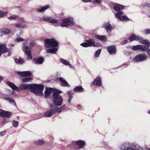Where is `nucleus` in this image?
Instances as JSON below:
<instances>
[{
	"label": "nucleus",
	"mask_w": 150,
	"mask_h": 150,
	"mask_svg": "<svg viewBox=\"0 0 150 150\" xmlns=\"http://www.w3.org/2000/svg\"><path fill=\"white\" fill-rule=\"evenodd\" d=\"M61 91L58 90H54L52 96L54 104L57 106H60L62 105L63 102L62 97L59 95Z\"/></svg>",
	"instance_id": "f257e3e1"
},
{
	"label": "nucleus",
	"mask_w": 150,
	"mask_h": 150,
	"mask_svg": "<svg viewBox=\"0 0 150 150\" xmlns=\"http://www.w3.org/2000/svg\"><path fill=\"white\" fill-rule=\"evenodd\" d=\"M7 84L13 90L19 91L21 90L29 89L30 90L32 87V84H24L19 85V88L15 85L13 83L10 81H7Z\"/></svg>",
	"instance_id": "f03ea898"
},
{
	"label": "nucleus",
	"mask_w": 150,
	"mask_h": 150,
	"mask_svg": "<svg viewBox=\"0 0 150 150\" xmlns=\"http://www.w3.org/2000/svg\"><path fill=\"white\" fill-rule=\"evenodd\" d=\"M30 90L35 95L42 96L43 95V91L44 89V86L41 84H33Z\"/></svg>",
	"instance_id": "7ed1b4c3"
},
{
	"label": "nucleus",
	"mask_w": 150,
	"mask_h": 150,
	"mask_svg": "<svg viewBox=\"0 0 150 150\" xmlns=\"http://www.w3.org/2000/svg\"><path fill=\"white\" fill-rule=\"evenodd\" d=\"M129 40L130 41L134 40H139L140 43L146 45L144 46L146 47L147 50L148 49L149 47L150 46V43L148 40H146L142 39L139 36H136L135 35H133L130 37Z\"/></svg>",
	"instance_id": "20e7f679"
},
{
	"label": "nucleus",
	"mask_w": 150,
	"mask_h": 150,
	"mask_svg": "<svg viewBox=\"0 0 150 150\" xmlns=\"http://www.w3.org/2000/svg\"><path fill=\"white\" fill-rule=\"evenodd\" d=\"M122 150H142V149L138 145H133L129 143H125L121 146Z\"/></svg>",
	"instance_id": "39448f33"
},
{
	"label": "nucleus",
	"mask_w": 150,
	"mask_h": 150,
	"mask_svg": "<svg viewBox=\"0 0 150 150\" xmlns=\"http://www.w3.org/2000/svg\"><path fill=\"white\" fill-rule=\"evenodd\" d=\"M46 47H56L58 45V43L53 39H47L45 40Z\"/></svg>",
	"instance_id": "423d86ee"
},
{
	"label": "nucleus",
	"mask_w": 150,
	"mask_h": 150,
	"mask_svg": "<svg viewBox=\"0 0 150 150\" xmlns=\"http://www.w3.org/2000/svg\"><path fill=\"white\" fill-rule=\"evenodd\" d=\"M74 21L73 18L71 17H69L68 18L64 19L62 20V23H60L61 27H67L70 24H73Z\"/></svg>",
	"instance_id": "0eeeda50"
},
{
	"label": "nucleus",
	"mask_w": 150,
	"mask_h": 150,
	"mask_svg": "<svg viewBox=\"0 0 150 150\" xmlns=\"http://www.w3.org/2000/svg\"><path fill=\"white\" fill-rule=\"evenodd\" d=\"M147 56L145 54H140L135 56L133 59V61L135 62H139L145 60Z\"/></svg>",
	"instance_id": "6e6552de"
},
{
	"label": "nucleus",
	"mask_w": 150,
	"mask_h": 150,
	"mask_svg": "<svg viewBox=\"0 0 150 150\" xmlns=\"http://www.w3.org/2000/svg\"><path fill=\"white\" fill-rule=\"evenodd\" d=\"M115 16L118 19L121 21H129V18L126 16L123 15V12H118L115 15Z\"/></svg>",
	"instance_id": "1a4fd4ad"
},
{
	"label": "nucleus",
	"mask_w": 150,
	"mask_h": 150,
	"mask_svg": "<svg viewBox=\"0 0 150 150\" xmlns=\"http://www.w3.org/2000/svg\"><path fill=\"white\" fill-rule=\"evenodd\" d=\"M22 48L23 50L27 56V59L28 60L31 59L32 57L30 48H29L28 46L25 45L23 46Z\"/></svg>",
	"instance_id": "9d476101"
},
{
	"label": "nucleus",
	"mask_w": 150,
	"mask_h": 150,
	"mask_svg": "<svg viewBox=\"0 0 150 150\" xmlns=\"http://www.w3.org/2000/svg\"><path fill=\"white\" fill-rule=\"evenodd\" d=\"M95 41L94 39H89L86 40V42L82 43L80 45L84 47H87L93 46L94 43H95Z\"/></svg>",
	"instance_id": "9b49d317"
},
{
	"label": "nucleus",
	"mask_w": 150,
	"mask_h": 150,
	"mask_svg": "<svg viewBox=\"0 0 150 150\" xmlns=\"http://www.w3.org/2000/svg\"><path fill=\"white\" fill-rule=\"evenodd\" d=\"M146 47L144 46L143 45H137L135 46H133L131 49L133 50H140L143 52L147 51Z\"/></svg>",
	"instance_id": "f8f14e48"
},
{
	"label": "nucleus",
	"mask_w": 150,
	"mask_h": 150,
	"mask_svg": "<svg viewBox=\"0 0 150 150\" xmlns=\"http://www.w3.org/2000/svg\"><path fill=\"white\" fill-rule=\"evenodd\" d=\"M11 112L8 111H5L0 109V116L3 117L9 118L12 116Z\"/></svg>",
	"instance_id": "ddd939ff"
},
{
	"label": "nucleus",
	"mask_w": 150,
	"mask_h": 150,
	"mask_svg": "<svg viewBox=\"0 0 150 150\" xmlns=\"http://www.w3.org/2000/svg\"><path fill=\"white\" fill-rule=\"evenodd\" d=\"M16 73L20 76L23 77L30 76L31 75V72L29 71L17 72Z\"/></svg>",
	"instance_id": "4468645a"
},
{
	"label": "nucleus",
	"mask_w": 150,
	"mask_h": 150,
	"mask_svg": "<svg viewBox=\"0 0 150 150\" xmlns=\"http://www.w3.org/2000/svg\"><path fill=\"white\" fill-rule=\"evenodd\" d=\"M103 27L106 29V31L108 33L110 32L112 29V26L109 22L104 23L103 24Z\"/></svg>",
	"instance_id": "2eb2a0df"
},
{
	"label": "nucleus",
	"mask_w": 150,
	"mask_h": 150,
	"mask_svg": "<svg viewBox=\"0 0 150 150\" xmlns=\"http://www.w3.org/2000/svg\"><path fill=\"white\" fill-rule=\"evenodd\" d=\"M52 109L47 111L45 114L46 117H50L54 113V108L53 106H51Z\"/></svg>",
	"instance_id": "dca6fc26"
},
{
	"label": "nucleus",
	"mask_w": 150,
	"mask_h": 150,
	"mask_svg": "<svg viewBox=\"0 0 150 150\" xmlns=\"http://www.w3.org/2000/svg\"><path fill=\"white\" fill-rule=\"evenodd\" d=\"M108 52L111 54H115L116 52L115 47L114 46H109L107 47Z\"/></svg>",
	"instance_id": "f3484780"
},
{
	"label": "nucleus",
	"mask_w": 150,
	"mask_h": 150,
	"mask_svg": "<svg viewBox=\"0 0 150 150\" xmlns=\"http://www.w3.org/2000/svg\"><path fill=\"white\" fill-rule=\"evenodd\" d=\"M93 84L95 85L100 86L102 85V82L101 78L100 76L97 77L95 80L94 81L93 83Z\"/></svg>",
	"instance_id": "a211bd4d"
},
{
	"label": "nucleus",
	"mask_w": 150,
	"mask_h": 150,
	"mask_svg": "<svg viewBox=\"0 0 150 150\" xmlns=\"http://www.w3.org/2000/svg\"><path fill=\"white\" fill-rule=\"evenodd\" d=\"M60 62L66 66H68L69 67L71 68H73V66L69 63V62L67 60L64 59L62 58H61L60 59Z\"/></svg>",
	"instance_id": "6ab92c4d"
},
{
	"label": "nucleus",
	"mask_w": 150,
	"mask_h": 150,
	"mask_svg": "<svg viewBox=\"0 0 150 150\" xmlns=\"http://www.w3.org/2000/svg\"><path fill=\"white\" fill-rule=\"evenodd\" d=\"M55 89H54L52 88H47L46 90L45 93V98H47L49 96L51 92L53 91Z\"/></svg>",
	"instance_id": "aec40b11"
},
{
	"label": "nucleus",
	"mask_w": 150,
	"mask_h": 150,
	"mask_svg": "<svg viewBox=\"0 0 150 150\" xmlns=\"http://www.w3.org/2000/svg\"><path fill=\"white\" fill-rule=\"evenodd\" d=\"M44 58L42 57H40L35 58L33 59V62L35 64H41L44 61Z\"/></svg>",
	"instance_id": "412c9836"
},
{
	"label": "nucleus",
	"mask_w": 150,
	"mask_h": 150,
	"mask_svg": "<svg viewBox=\"0 0 150 150\" xmlns=\"http://www.w3.org/2000/svg\"><path fill=\"white\" fill-rule=\"evenodd\" d=\"M45 142V140L43 139H39L34 141V144L37 145H41L44 144Z\"/></svg>",
	"instance_id": "4be33fe9"
},
{
	"label": "nucleus",
	"mask_w": 150,
	"mask_h": 150,
	"mask_svg": "<svg viewBox=\"0 0 150 150\" xmlns=\"http://www.w3.org/2000/svg\"><path fill=\"white\" fill-rule=\"evenodd\" d=\"M95 38L103 42H105L107 40V37L104 35H96Z\"/></svg>",
	"instance_id": "5701e85b"
},
{
	"label": "nucleus",
	"mask_w": 150,
	"mask_h": 150,
	"mask_svg": "<svg viewBox=\"0 0 150 150\" xmlns=\"http://www.w3.org/2000/svg\"><path fill=\"white\" fill-rule=\"evenodd\" d=\"M59 80L61 82V85L62 86L67 87L70 86L69 85L63 78L60 77L59 79Z\"/></svg>",
	"instance_id": "b1692460"
},
{
	"label": "nucleus",
	"mask_w": 150,
	"mask_h": 150,
	"mask_svg": "<svg viewBox=\"0 0 150 150\" xmlns=\"http://www.w3.org/2000/svg\"><path fill=\"white\" fill-rule=\"evenodd\" d=\"M76 144L79 146V149H80L83 147L85 144L84 142L81 140H79L75 142Z\"/></svg>",
	"instance_id": "393cba45"
},
{
	"label": "nucleus",
	"mask_w": 150,
	"mask_h": 150,
	"mask_svg": "<svg viewBox=\"0 0 150 150\" xmlns=\"http://www.w3.org/2000/svg\"><path fill=\"white\" fill-rule=\"evenodd\" d=\"M75 92H83L84 91V89L81 86L76 87L74 89Z\"/></svg>",
	"instance_id": "a878e982"
},
{
	"label": "nucleus",
	"mask_w": 150,
	"mask_h": 150,
	"mask_svg": "<svg viewBox=\"0 0 150 150\" xmlns=\"http://www.w3.org/2000/svg\"><path fill=\"white\" fill-rule=\"evenodd\" d=\"M124 7L123 6L119 4H117L114 6V9L116 11H118L122 9Z\"/></svg>",
	"instance_id": "bb28decb"
},
{
	"label": "nucleus",
	"mask_w": 150,
	"mask_h": 150,
	"mask_svg": "<svg viewBox=\"0 0 150 150\" xmlns=\"http://www.w3.org/2000/svg\"><path fill=\"white\" fill-rule=\"evenodd\" d=\"M66 106L65 105H64L63 106L60 107L58 108H54V113L55 112H60Z\"/></svg>",
	"instance_id": "cd10ccee"
},
{
	"label": "nucleus",
	"mask_w": 150,
	"mask_h": 150,
	"mask_svg": "<svg viewBox=\"0 0 150 150\" xmlns=\"http://www.w3.org/2000/svg\"><path fill=\"white\" fill-rule=\"evenodd\" d=\"M16 26L18 28H22L23 29L28 28L27 26L24 24H22L21 23H18L16 25Z\"/></svg>",
	"instance_id": "c85d7f7f"
},
{
	"label": "nucleus",
	"mask_w": 150,
	"mask_h": 150,
	"mask_svg": "<svg viewBox=\"0 0 150 150\" xmlns=\"http://www.w3.org/2000/svg\"><path fill=\"white\" fill-rule=\"evenodd\" d=\"M16 41L17 42L24 41V42L23 43V45L26 44L27 43V41L26 40L21 38H17L16 39Z\"/></svg>",
	"instance_id": "c756f323"
},
{
	"label": "nucleus",
	"mask_w": 150,
	"mask_h": 150,
	"mask_svg": "<svg viewBox=\"0 0 150 150\" xmlns=\"http://www.w3.org/2000/svg\"><path fill=\"white\" fill-rule=\"evenodd\" d=\"M57 50V48H54L52 49H48L47 51V53H55Z\"/></svg>",
	"instance_id": "7c9ffc66"
},
{
	"label": "nucleus",
	"mask_w": 150,
	"mask_h": 150,
	"mask_svg": "<svg viewBox=\"0 0 150 150\" xmlns=\"http://www.w3.org/2000/svg\"><path fill=\"white\" fill-rule=\"evenodd\" d=\"M49 5H47L45 6H43L40 9H38L37 10V11L38 12H42L45 10L46 9H47V8H49Z\"/></svg>",
	"instance_id": "2f4dec72"
},
{
	"label": "nucleus",
	"mask_w": 150,
	"mask_h": 150,
	"mask_svg": "<svg viewBox=\"0 0 150 150\" xmlns=\"http://www.w3.org/2000/svg\"><path fill=\"white\" fill-rule=\"evenodd\" d=\"M50 23H57V24L56 26H59L60 24V23L59 20L57 19H52L51 18Z\"/></svg>",
	"instance_id": "473e14b6"
},
{
	"label": "nucleus",
	"mask_w": 150,
	"mask_h": 150,
	"mask_svg": "<svg viewBox=\"0 0 150 150\" xmlns=\"http://www.w3.org/2000/svg\"><path fill=\"white\" fill-rule=\"evenodd\" d=\"M7 14L8 13L7 12H4L0 10V18L7 16Z\"/></svg>",
	"instance_id": "72a5a7b5"
},
{
	"label": "nucleus",
	"mask_w": 150,
	"mask_h": 150,
	"mask_svg": "<svg viewBox=\"0 0 150 150\" xmlns=\"http://www.w3.org/2000/svg\"><path fill=\"white\" fill-rule=\"evenodd\" d=\"M4 99L8 101L10 103H13L15 105V103L14 102V100L12 98L8 97H6L4 98Z\"/></svg>",
	"instance_id": "f704fd0d"
},
{
	"label": "nucleus",
	"mask_w": 150,
	"mask_h": 150,
	"mask_svg": "<svg viewBox=\"0 0 150 150\" xmlns=\"http://www.w3.org/2000/svg\"><path fill=\"white\" fill-rule=\"evenodd\" d=\"M15 62L17 63L22 64L23 63V60L21 59L20 58L17 59H14Z\"/></svg>",
	"instance_id": "c9c22d12"
},
{
	"label": "nucleus",
	"mask_w": 150,
	"mask_h": 150,
	"mask_svg": "<svg viewBox=\"0 0 150 150\" xmlns=\"http://www.w3.org/2000/svg\"><path fill=\"white\" fill-rule=\"evenodd\" d=\"M2 32L5 34H8L10 33V30L8 28H6L3 29Z\"/></svg>",
	"instance_id": "e433bc0d"
},
{
	"label": "nucleus",
	"mask_w": 150,
	"mask_h": 150,
	"mask_svg": "<svg viewBox=\"0 0 150 150\" xmlns=\"http://www.w3.org/2000/svg\"><path fill=\"white\" fill-rule=\"evenodd\" d=\"M32 79L31 77L25 78L22 79L23 82H28L30 81Z\"/></svg>",
	"instance_id": "4c0bfd02"
},
{
	"label": "nucleus",
	"mask_w": 150,
	"mask_h": 150,
	"mask_svg": "<svg viewBox=\"0 0 150 150\" xmlns=\"http://www.w3.org/2000/svg\"><path fill=\"white\" fill-rule=\"evenodd\" d=\"M12 123L13 127H16L18 126L19 123L17 121L13 120L12 122Z\"/></svg>",
	"instance_id": "58836bf2"
},
{
	"label": "nucleus",
	"mask_w": 150,
	"mask_h": 150,
	"mask_svg": "<svg viewBox=\"0 0 150 150\" xmlns=\"http://www.w3.org/2000/svg\"><path fill=\"white\" fill-rule=\"evenodd\" d=\"M43 19L45 21L50 23L51 18L50 17H44L43 18Z\"/></svg>",
	"instance_id": "ea45409f"
},
{
	"label": "nucleus",
	"mask_w": 150,
	"mask_h": 150,
	"mask_svg": "<svg viewBox=\"0 0 150 150\" xmlns=\"http://www.w3.org/2000/svg\"><path fill=\"white\" fill-rule=\"evenodd\" d=\"M17 18V16L16 15H15L13 16H11L10 17H9L8 18V19L9 20H15Z\"/></svg>",
	"instance_id": "a19ab883"
},
{
	"label": "nucleus",
	"mask_w": 150,
	"mask_h": 150,
	"mask_svg": "<svg viewBox=\"0 0 150 150\" xmlns=\"http://www.w3.org/2000/svg\"><path fill=\"white\" fill-rule=\"evenodd\" d=\"M101 52V50L100 49L98 50H97L95 53V56L96 57H98L100 54Z\"/></svg>",
	"instance_id": "79ce46f5"
},
{
	"label": "nucleus",
	"mask_w": 150,
	"mask_h": 150,
	"mask_svg": "<svg viewBox=\"0 0 150 150\" xmlns=\"http://www.w3.org/2000/svg\"><path fill=\"white\" fill-rule=\"evenodd\" d=\"M101 44L98 42H95V43L93 44V47H98L101 46Z\"/></svg>",
	"instance_id": "37998d69"
},
{
	"label": "nucleus",
	"mask_w": 150,
	"mask_h": 150,
	"mask_svg": "<svg viewBox=\"0 0 150 150\" xmlns=\"http://www.w3.org/2000/svg\"><path fill=\"white\" fill-rule=\"evenodd\" d=\"M30 48L34 46L35 45V42L34 41H32L30 42Z\"/></svg>",
	"instance_id": "c03bdc74"
},
{
	"label": "nucleus",
	"mask_w": 150,
	"mask_h": 150,
	"mask_svg": "<svg viewBox=\"0 0 150 150\" xmlns=\"http://www.w3.org/2000/svg\"><path fill=\"white\" fill-rule=\"evenodd\" d=\"M7 122H8L6 120L4 119L2 121V122H1V124L3 125H4L6 124L7 123Z\"/></svg>",
	"instance_id": "a18cd8bd"
},
{
	"label": "nucleus",
	"mask_w": 150,
	"mask_h": 150,
	"mask_svg": "<svg viewBox=\"0 0 150 150\" xmlns=\"http://www.w3.org/2000/svg\"><path fill=\"white\" fill-rule=\"evenodd\" d=\"M101 0H95L93 1V3L94 4L100 3L101 2Z\"/></svg>",
	"instance_id": "49530a36"
},
{
	"label": "nucleus",
	"mask_w": 150,
	"mask_h": 150,
	"mask_svg": "<svg viewBox=\"0 0 150 150\" xmlns=\"http://www.w3.org/2000/svg\"><path fill=\"white\" fill-rule=\"evenodd\" d=\"M73 98V96H69L68 100V102L69 103H71V100L72 99V98Z\"/></svg>",
	"instance_id": "de8ad7c7"
},
{
	"label": "nucleus",
	"mask_w": 150,
	"mask_h": 150,
	"mask_svg": "<svg viewBox=\"0 0 150 150\" xmlns=\"http://www.w3.org/2000/svg\"><path fill=\"white\" fill-rule=\"evenodd\" d=\"M67 94L69 96H73V93L71 91H68L67 92Z\"/></svg>",
	"instance_id": "09e8293b"
},
{
	"label": "nucleus",
	"mask_w": 150,
	"mask_h": 150,
	"mask_svg": "<svg viewBox=\"0 0 150 150\" xmlns=\"http://www.w3.org/2000/svg\"><path fill=\"white\" fill-rule=\"evenodd\" d=\"M18 21L22 23H24L25 22V20L23 18H18Z\"/></svg>",
	"instance_id": "8fccbe9b"
},
{
	"label": "nucleus",
	"mask_w": 150,
	"mask_h": 150,
	"mask_svg": "<svg viewBox=\"0 0 150 150\" xmlns=\"http://www.w3.org/2000/svg\"><path fill=\"white\" fill-rule=\"evenodd\" d=\"M6 131L5 130L0 132V135L1 136H3L6 133Z\"/></svg>",
	"instance_id": "3c124183"
},
{
	"label": "nucleus",
	"mask_w": 150,
	"mask_h": 150,
	"mask_svg": "<svg viewBox=\"0 0 150 150\" xmlns=\"http://www.w3.org/2000/svg\"><path fill=\"white\" fill-rule=\"evenodd\" d=\"M145 33L146 34H150V30L147 29L145 30Z\"/></svg>",
	"instance_id": "603ef678"
},
{
	"label": "nucleus",
	"mask_w": 150,
	"mask_h": 150,
	"mask_svg": "<svg viewBox=\"0 0 150 150\" xmlns=\"http://www.w3.org/2000/svg\"><path fill=\"white\" fill-rule=\"evenodd\" d=\"M82 1L83 2H91V0H82Z\"/></svg>",
	"instance_id": "864d4df0"
},
{
	"label": "nucleus",
	"mask_w": 150,
	"mask_h": 150,
	"mask_svg": "<svg viewBox=\"0 0 150 150\" xmlns=\"http://www.w3.org/2000/svg\"><path fill=\"white\" fill-rule=\"evenodd\" d=\"M147 51V53L148 54V56H150V49L148 50Z\"/></svg>",
	"instance_id": "5fc2aeb1"
},
{
	"label": "nucleus",
	"mask_w": 150,
	"mask_h": 150,
	"mask_svg": "<svg viewBox=\"0 0 150 150\" xmlns=\"http://www.w3.org/2000/svg\"><path fill=\"white\" fill-rule=\"evenodd\" d=\"M127 41L126 40H125L123 42L122 44H125L127 43Z\"/></svg>",
	"instance_id": "6e6d98bb"
},
{
	"label": "nucleus",
	"mask_w": 150,
	"mask_h": 150,
	"mask_svg": "<svg viewBox=\"0 0 150 150\" xmlns=\"http://www.w3.org/2000/svg\"><path fill=\"white\" fill-rule=\"evenodd\" d=\"M77 108L79 110H81L82 108L81 107L80 105H78Z\"/></svg>",
	"instance_id": "4d7b16f0"
},
{
	"label": "nucleus",
	"mask_w": 150,
	"mask_h": 150,
	"mask_svg": "<svg viewBox=\"0 0 150 150\" xmlns=\"http://www.w3.org/2000/svg\"><path fill=\"white\" fill-rule=\"evenodd\" d=\"M4 79V78L2 77V76H0V82L2 81L3 79Z\"/></svg>",
	"instance_id": "13d9d810"
},
{
	"label": "nucleus",
	"mask_w": 150,
	"mask_h": 150,
	"mask_svg": "<svg viewBox=\"0 0 150 150\" xmlns=\"http://www.w3.org/2000/svg\"><path fill=\"white\" fill-rule=\"evenodd\" d=\"M146 6L147 7H150V4H147L146 5Z\"/></svg>",
	"instance_id": "bf43d9fd"
},
{
	"label": "nucleus",
	"mask_w": 150,
	"mask_h": 150,
	"mask_svg": "<svg viewBox=\"0 0 150 150\" xmlns=\"http://www.w3.org/2000/svg\"><path fill=\"white\" fill-rule=\"evenodd\" d=\"M12 93L13 94H14L15 93L14 91H12Z\"/></svg>",
	"instance_id": "052dcab7"
},
{
	"label": "nucleus",
	"mask_w": 150,
	"mask_h": 150,
	"mask_svg": "<svg viewBox=\"0 0 150 150\" xmlns=\"http://www.w3.org/2000/svg\"><path fill=\"white\" fill-rule=\"evenodd\" d=\"M148 113L150 114V110L148 111Z\"/></svg>",
	"instance_id": "680f3d73"
},
{
	"label": "nucleus",
	"mask_w": 150,
	"mask_h": 150,
	"mask_svg": "<svg viewBox=\"0 0 150 150\" xmlns=\"http://www.w3.org/2000/svg\"><path fill=\"white\" fill-rule=\"evenodd\" d=\"M11 46H14V45L13 44H12V45H11Z\"/></svg>",
	"instance_id": "e2e57ef3"
},
{
	"label": "nucleus",
	"mask_w": 150,
	"mask_h": 150,
	"mask_svg": "<svg viewBox=\"0 0 150 150\" xmlns=\"http://www.w3.org/2000/svg\"><path fill=\"white\" fill-rule=\"evenodd\" d=\"M10 54H8V56H10Z\"/></svg>",
	"instance_id": "0e129e2a"
},
{
	"label": "nucleus",
	"mask_w": 150,
	"mask_h": 150,
	"mask_svg": "<svg viewBox=\"0 0 150 150\" xmlns=\"http://www.w3.org/2000/svg\"><path fill=\"white\" fill-rule=\"evenodd\" d=\"M149 17L150 18V15L149 16Z\"/></svg>",
	"instance_id": "69168bd1"
}]
</instances>
